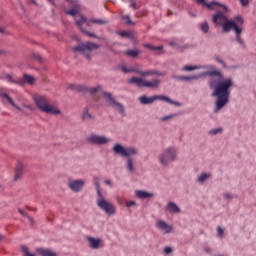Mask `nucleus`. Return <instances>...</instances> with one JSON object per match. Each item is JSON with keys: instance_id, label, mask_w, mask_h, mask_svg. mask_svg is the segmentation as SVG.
Here are the masks:
<instances>
[{"instance_id": "obj_41", "label": "nucleus", "mask_w": 256, "mask_h": 256, "mask_svg": "<svg viewBox=\"0 0 256 256\" xmlns=\"http://www.w3.org/2000/svg\"><path fill=\"white\" fill-rule=\"evenodd\" d=\"M118 34H120L121 37H127L128 39H131L133 37V33H131L130 31H122Z\"/></svg>"}, {"instance_id": "obj_43", "label": "nucleus", "mask_w": 256, "mask_h": 256, "mask_svg": "<svg viewBox=\"0 0 256 256\" xmlns=\"http://www.w3.org/2000/svg\"><path fill=\"white\" fill-rule=\"evenodd\" d=\"M21 249L24 252V256H35L34 254L29 252V248H27V246H22Z\"/></svg>"}, {"instance_id": "obj_25", "label": "nucleus", "mask_w": 256, "mask_h": 256, "mask_svg": "<svg viewBox=\"0 0 256 256\" xmlns=\"http://www.w3.org/2000/svg\"><path fill=\"white\" fill-rule=\"evenodd\" d=\"M87 241L89 242L91 249H99V245H101V239L88 237Z\"/></svg>"}, {"instance_id": "obj_60", "label": "nucleus", "mask_w": 256, "mask_h": 256, "mask_svg": "<svg viewBox=\"0 0 256 256\" xmlns=\"http://www.w3.org/2000/svg\"><path fill=\"white\" fill-rule=\"evenodd\" d=\"M49 3H52V5H55V2L53 0H48Z\"/></svg>"}, {"instance_id": "obj_6", "label": "nucleus", "mask_w": 256, "mask_h": 256, "mask_svg": "<svg viewBox=\"0 0 256 256\" xmlns=\"http://www.w3.org/2000/svg\"><path fill=\"white\" fill-rule=\"evenodd\" d=\"M130 85H136V87H147L148 89H157L161 85V80L154 78L151 81L143 80L141 78L132 77L128 79Z\"/></svg>"}, {"instance_id": "obj_24", "label": "nucleus", "mask_w": 256, "mask_h": 256, "mask_svg": "<svg viewBox=\"0 0 256 256\" xmlns=\"http://www.w3.org/2000/svg\"><path fill=\"white\" fill-rule=\"evenodd\" d=\"M166 209L169 213H181V208H179V206L174 202H168Z\"/></svg>"}, {"instance_id": "obj_7", "label": "nucleus", "mask_w": 256, "mask_h": 256, "mask_svg": "<svg viewBox=\"0 0 256 256\" xmlns=\"http://www.w3.org/2000/svg\"><path fill=\"white\" fill-rule=\"evenodd\" d=\"M212 22L216 25V27H222L223 33H229V30H225V27H227L230 23L235 25L234 22H229L227 15L223 14V12L219 10L213 15Z\"/></svg>"}, {"instance_id": "obj_13", "label": "nucleus", "mask_w": 256, "mask_h": 256, "mask_svg": "<svg viewBox=\"0 0 256 256\" xmlns=\"http://www.w3.org/2000/svg\"><path fill=\"white\" fill-rule=\"evenodd\" d=\"M83 23H87V17L81 15L80 19H76V25H77L78 29H80V31H82V33H84V35H87L88 37H93L94 39H99V36H97V34L85 30V28H83Z\"/></svg>"}, {"instance_id": "obj_26", "label": "nucleus", "mask_w": 256, "mask_h": 256, "mask_svg": "<svg viewBox=\"0 0 256 256\" xmlns=\"http://www.w3.org/2000/svg\"><path fill=\"white\" fill-rule=\"evenodd\" d=\"M23 175V163L18 162L15 170V177L14 181H17L18 179H21V176Z\"/></svg>"}, {"instance_id": "obj_9", "label": "nucleus", "mask_w": 256, "mask_h": 256, "mask_svg": "<svg viewBox=\"0 0 256 256\" xmlns=\"http://www.w3.org/2000/svg\"><path fill=\"white\" fill-rule=\"evenodd\" d=\"M225 31H234L235 35H236V42L239 43V45L245 49L246 45H245V40H243V38L241 37V33H243V29L239 26H236L233 23L228 24L227 26H225L224 28Z\"/></svg>"}, {"instance_id": "obj_58", "label": "nucleus", "mask_w": 256, "mask_h": 256, "mask_svg": "<svg viewBox=\"0 0 256 256\" xmlns=\"http://www.w3.org/2000/svg\"><path fill=\"white\" fill-rule=\"evenodd\" d=\"M0 33H5V29L3 27H0Z\"/></svg>"}, {"instance_id": "obj_50", "label": "nucleus", "mask_w": 256, "mask_h": 256, "mask_svg": "<svg viewBox=\"0 0 256 256\" xmlns=\"http://www.w3.org/2000/svg\"><path fill=\"white\" fill-rule=\"evenodd\" d=\"M216 61H217V63H220V65H223V67H227L225 64V61H223L221 58L216 57Z\"/></svg>"}, {"instance_id": "obj_22", "label": "nucleus", "mask_w": 256, "mask_h": 256, "mask_svg": "<svg viewBox=\"0 0 256 256\" xmlns=\"http://www.w3.org/2000/svg\"><path fill=\"white\" fill-rule=\"evenodd\" d=\"M139 101L142 105H151V103H155L156 96L147 97L146 95L140 96Z\"/></svg>"}, {"instance_id": "obj_37", "label": "nucleus", "mask_w": 256, "mask_h": 256, "mask_svg": "<svg viewBox=\"0 0 256 256\" xmlns=\"http://www.w3.org/2000/svg\"><path fill=\"white\" fill-rule=\"evenodd\" d=\"M120 69L122 73H137V71H140L139 69H129L127 66H120Z\"/></svg>"}, {"instance_id": "obj_44", "label": "nucleus", "mask_w": 256, "mask_h": 256, "mask_svg": "<svg viewBox=\"0 0 256 256\" xmlns=\"http://www.w3.org/2000/svg\"><path fill=\"white\" fill-rule=\"evenodd\" d=\"M225 232L223 231V228H221V226H218L217 227V236L220 238V239H223V234Z\"/></svg>"}, {"instance_id": "obj_4", "label": "nucleus", "mask_w": 256, "mask_h": 256, "mask_svg": "<svg viewBox=\"0 0 256 256\" xmlns=\"http://www.w3.org/2000/svg\"><path fill=\"white\" fill-rule=\"evenodd\" d=\"M34 102L36 107H38V109L42 111V113H47V115H61V110H59V108L57 107H53L52 105H50L49 100L45 96H35Z\"/></svg>"}, {"instance_id": "obj_14", "label": "nucleus", "mask_w": 256, "mask_h": 256, "mask_svg": "<svg viewBox=\"0 0 256 256\" xmlns=\"http://www.w3.org/2000/svg\"><path fill=\"white\" fill-rule=\"evenodd\" d=\"M196 3L198 5H203V7H207V9H210V10L215 9V7H221V9H223L225 13H227V6L217 1H212L210 3H207V1L205 0H196Z\"/></svg>"}, {"instance_id": "obj_40", "label": "nucleus", "mask_w": 256, "mask_h": 256, "mask_svg": "<svg viewBox=\"0 0 256 256\" xmlns=\"http://www.w3.org/2000/svg\"><path fill=\"white\" fill-rule=\"evenodd\" d=\"M139 50H127L126 51V55H128V57H137L139 55Z\"/></svg>"}, {"instance_id": "obj_47", "label": "nucleus", "mask_w": 256, "mask_h": 256, "mask_svg": "<svg viewBox=\"0 0 256 256\" xmlns=\"http://www.w3.org/2000/svg\"><path fill=\"white\" fill-rule=\"evenodd\" d=\"M239 2L242 7H247V5H249V0H239Z\"/></svg>"}, {"instance_id": "obj_23", "label": "nucleus", "mask_w": 256, "mask_h": 256, "mask_svg": "<svg viewBox=\"0 0 256 256\" xmlns=\"http://www.w3.org/2000/svg\"><path fill=\"white\" fill-rule=\"evenodd\" d=\"M135 195L138 199H149V198L153 197V193H149V192L143 191V190H136Z\"/></svg>"}, {"instance_id": "obj_64", "label": "nucleus", "mask_w": 256, "mask_h": 256, "mask_svg": "<svg viewBox=\"0 0 256 256\" xmlns=\"http://www.w3.org/2000/svg\"><path fill=\"white\" fill-rule=\"evenodd\" d=\"M29 220H30V221H33V219H31V217H29Z\"/></svg>"}, {"instance_id": "obj_48", "label": "nucleus", "mask_w": 256, "mask_h": 256, "mask_svg": "<svg viewBox=\"0 0 256 256\" xmlns=\"http://www.w3.org/2000/svg\"><path fill=\"white\" fill-rule=\"evenodd\" d=\"M170 47H173V49H180L179 44L175 41L170 42Z\"/></svg>"}, {"instance_id": "obj_19", "label": "nucleus", "mask_w": 256, "mask_h": 256, "mask_svg": "<svg viewBox=\"0 0 256 256\" xmlns=\"http://www.w3.org/2000/svg\"><path fill=\"white\" fill-rule=\"evenodd\" d=\"M36 253L37 255H40V256H57V253L51 251L49 248H43V247L37 248Z\"/></svg>"}, {"instance_id": "obj_29", "label": "nucleus", "mask_w": 256, "mask_h": 256, "mask_svg": "<svg viewBox=\"0 0 256 256\" xmlns=\"http://www.w3.org/2000/svg\"><path fill=\"white\" fill-rule=\"evenodd\" d=\"M66 15H71V17L79 15V4H74L72 9L66 11Z\"/></svg>"}, {"instance_id": "obj_49", "label": "nucleus", "mask_w": 256, "mask_h": 256, "mask_svg": "<svg viewBox=\"0 0 256 256\" xmlns=\"http://www.w3.org/2000/svg\"><path fill=\"white\" fill-rule=\"evenodd\" d=\"M224 199H227V200H231V199H233V194H231V193H224Z\"/></svg>"}, {"instance_id": "obj_1", "label": "nucleus", "mask_w": 256, "mask_h": 256, "mask_svg": "<svg viewBox=\"0 0 256 256\" xmlns=\"http://www.w3.org/2000/svg\"><path fill=\"white\" fill-rule=\"evenodd\" d=\"M202 77H217L220 81L210 80L209 87L213 89L212 97H216L214 113H219L225 105L229 103V95H231L230 87H233L232 78H223V74L218 70L206 71L202 74Z\"/></svg>"}, {"instance_id": "obj_51", "label": "nucleus", "mask_w": 256, "mask_h": 256, "mask_svg": "<svg viewBox=\"0 0 256 256\" xmlns=\"http://www.w3.org/2000/svg\"><path fill=\"white\" fill-rule=\"evenodd\" d=\"M203 251L205 253H211L212 250H211V248L209 246H206V247H204Z\"/></svg>"}, {"instance_id": "obj_2", "label": "nucleus", "mask_w": 256, "mask_h": 256, "mask_svg": "<svg viewBox=\"0 0 256 256\" xmlns=\"http://www.w3.org/2000/svg\"><path fill=\"white\" fill-rule=\"evenodd\" d=\"M115 155H121V157L126 158L125 167L129 173H135V161L133 160V155H137L139 150L135 147H123L121 144H115L112 148Z\"/></svg>"}, {"instance_id": "obj_28", "label": "nucleus", "mask_w": 256, "mask_h": 256, "mask_svg": "<svg viewBox=\"0 0 256 256\" xmlns=\"http://www.w3.org/2000/svg\"><path fill=\"white\" fill-rule=\"evenodd\" d=\"M91 119H95V117L89 113L88 107H84L82 111V121H91Z\"/></svg>"}, {"instance_id": "obj_36", "label": "nucleus", "mask_w": 256, "mask_h": 256, "mask_svg": "<svg viewBox=\"0 0 256 256\" xmlns=\"http://www.w3.org/2000/svg\"><path fill=\"white\" fill-rule=\"evenodd\" d=\"M200 31L202 33H209V23L208 22H202L200 24Z\"/></svg>"}, {"instance_id": "obj_54", "label": "nucleus", "mask_w": 256, "mask_h": 256, "mask_svg": "<svg viewBox=\"0 0 256 256\" xmlns=\"http://www.w3.org/2000/svg\"><path fill=\"white\" fill-rule=\"evenodd\" d=\"M18 213H20V215H23L24 217L26 215L25 212L21 208L18 209Z\"/></svg>"}, {"instance_id": "obj_15", "label": "nucleus", "mask_w": 256, "mask_h": 256, "mask_svg": "<svg viewBox=\"0 0 256 256\" xmlns=\"http://www.w3.org/2000/svg\"><path fill=\"white\" fill-rule=\"evenodd\" d=\"M137 75L141 77H165L167 75L166 72H161L159 70H146V71H137Z\"/></svg>"}, {"instance_id": "obj_33", "label": "nucleus", "mask_w": 256, "mask_h": 256, "mask_svg": "<svg viewBox=\"0 0 256 256\" xmlns=\"http://www.w3.org/2000/svg\"><path fill=\"white\" fill-rule=\"evenodd\" d=\"M144 47L146 49H149L150 51H162L163 50V46H153L151 44H144Z\"/></svg>"}, {"instance_id": "obj_16", "label": "nucleus", "mask_w": 256, "mask_h": 256, "mask_svg": "<svg viewBox=\"0 0 256 256\" xmlns=\"http://www.w3.org/2000/svg\"><path fill=\"white\" fill-rule=\"evenodd\" d=\"M68 187L74 193H79V191H81V189H83V187H85V181H83V180H71L68 183Z\"/></svg>"}, {"instance_id": "obj_10", "label": "nucleus", "mask_w": 256, "mask_h": 256, "mask_svg": "<svg viewBox=\"0 0 256 256\" xmlns=\"http://www.w3.org/2000/svg\"><path fill=\"white\" fill-rule=\"evenodd\" d=\"M102 94L104 95L106 101H109V103L112 104V107H114V109H116V111H118L120 115L125 117V107L123 106V104L117 102L115 98H113V94H111L110 92H103Z\"/></svg>"}, {"instance_id": "obj_38", "label": "nucleus", "mask_w": 256, "mask_h": 256, "mask_svg": "<svg viewBox=\"0 0 256 256\" xmlns=\"http://www.w3.org/2000/svg\"><path fill=\"white\" fill-rule=\"evenodd\" d=\"M197 69H201V66L186 65L182 68V71H197Z\"/></svg>"}, {"instance_id": "obj_63", "label": "nucleus", "mask_w": 256, "mask_h": 256, "mask_svg": "<svg viewBox=\"0 0 256 256\" xmlns=\"http://www.w3.org/2000/svg\"><path fill=\"white\" fill-rule=\"evenodd\" d=\"M32 1V3L34 4V5H37V3L35 2V0H31Z\"/></svg>"}, {"instance_id": "obj_53", "label": "nucleus", "mask_w": 256, "mask_h": 256, "mask_svg": "<svg viewBox=\"0 0 256 256\" xmlns=\"http://www.w3.org/2000/svg\"><path fill=\"white\" fill-rule=\"evenodd\" d=\"M34 59H37V61H40V62L43 61V59L41 58V56L39 54L34 55Z\"/></svg>"}, {"instance_id": "obj_8", "label": "nucleus", "mask_w": 256, "mask_h": 256, "mask_svg": "<svg viewBox=\"0 0 256 256\" xmlns=\"http://www.w3.org/2000/svg\"><path fill=\"white\" fill-rule=\"evenodd\" d=\"M6 80L8 81V83H12L14 85H20L21 87H23L25 83H28V85H33L35 83V77L28 74H24L23 79H18V80H15L13 76H11V74H6Z\"/></svg>"}, {"instance_id": "obj_45", "label": "nucleus", "mask_w": 256, "mask_h": 256, "mask_svg": "<svg viewBox=\"0 0 256 256\" xmlns=\"http://www.w3.org/2000/svg\"><path fill=\"white\" fill-rule=\"evenodd\" d=\"M135 206H137V202H135L133 200L126 201V207L130 208V207H135Z\"/></svg>"}, {"instance_id": "obj_35", "label": "nucleus", "mask_w": 256, "mask_h": 256, "mask_svg": "<svg viewBox=\"0 0 256 256\" xmlns=\"http://www.w3.org/2000/svg\"><path fill=\"white\" fill-rule=\"evenodd\" d=\"M178 116H179V114H177V113H172V114H170V115L161 117V118H160V121H162V122L169 121V120H171V119H175V117H178Z\"/></svg>"}, {"instance_id": "obj_55", "label": "nucleus", "mask_w": 256, "mask_h": 256, "mask_svg": "<svg viewBox=\"0 0 256 256\" xmlns=\"http://www.w3.org/2000/svg\"><path fill=\"white\" fill-rule=\"evenodd\" d=\"M18 1H19V5H20L22 11H25V7L23 6V3L21 2V0H18Z\"/></svg>"}, {"instance_id": "obj_56", "label": "nucleus", "mask_w": 256, "mask_h": 256, "mask_svg": "<svg viewBox=\"0 0 256 256\" xmlns=\"http://www.w3.org/2000/svg\"><path fill=\"white\" fill-rule=\"evenodd\" d=\"M12 107H15V109H17L18 111H22L21 107L17 106L15 103H14V105H12Z\"/></svg>"}, {"instance_id": "obj_62", "label": "nucleus", "mask_w": 256, "mask_h": 256, "mask_svg": "<svg viewBox=\"0 0 256 256\" xmlns=\"http://www.w3.org/2000/svg\"><path fill=\"white\" fill-rule=\"evenodd\" d=\"M87 59H91V56L89 54H86Z\"/></svg>"}, {"instance_id": "obj_34", "label": "nucleus", "mask_w": 256, "mask_h": 256, "mask_svg": "<svg viewBox=\"0 0 256 256\" xmlns=\"http://www.w3.org/2000/svg\"><path fill=\"white\" fill-rule=\"evenodd\" d=\"M221 133H223V128L218 127V128H213V129L209 130L208 135L214 136V135H219Z\"/></svg>"}, {"instance_id": "obj_21", "label": "nucleus", "mask_w": 256, "mask_h": 256, "mask_svg": "<svg viewBox=\"0 0 256 256\" xmlns=\"http://www.w3.org/2000/svg\"><path fill=\"white\" fill-rule=\"evenodd\" d=\"M203 75L201 74H194L192 76H175V79L178 81H197V79H201Z\"/></svg>"}, {"instance_id": "obj_39", "label": "nucleus", "mask_w": 256, "mask_h": 256, "mask_svg": "<svg viewBox=\"0 0 256 256\" xmlns=\"http://www.w3.org/2000/svg\"><path fill=\"white\" fill-rule=\"evenodd\" d=\"M0 96L3 99H6V101H8V103H10V105H15V102L13 101V99L11 97H9V94L7 93H1Z\"/></svg>"}, {"instance_id": "obj_57", "label": "nucleus", "mask_w": 256, "mask_h": 256, "mask_svg": "<svg viewBox=\"0 0 256 256\" xmlns=\"http://www.w3.org/2000/svg\"><path fill=\"white\" fill-rule=\"evenodd\" d=\"M105 185H111V180H105Z\"/></svg>"}, {"instance_id": "obj_30", "label": "nucleus", "mask_w": 256, "mask_h": 256, "mask_svg": "<svg viewBox=\"0 0 256 256\" xmlns=\"http://www.w3.org/2000/svg\"><path fill=\"white\" fill-rule=\"evenodd\" d=\"M229 22L234 23L236 27H239V25H243L245 23V20L243 19L242 16H235L232 20H229Z\"/></svg>"}, {"instance_id": "obj_12", "label": "nucleus", "mask_w": 256, "mask_h": 256, "mask_svg": "<svg viewBox=\"0 0 256 256\" xmlns=\"http://www.w3.org/2000/svg\"><path fill=\"white\" fill-rule=\"evenodd\" d=\"M72 49H73V51H76L77 53H85V51H95V50L99 49V45H97L93 42H86L84 44L75 46Z\"/></svg>"}, {"instance_id": "obj_20", "label": "nucleus", "mask_w": 256, "mask_h": 256, "mask_svg": "<svg viewBox=\"0 0 256 256\" xmlns=\"http://www.w3.org/2000/svg\"><path fill=\"white\" fill-rule=\"evenodd\" d=\"M86 25L87 27H91L92 25H107V20H103V19H95V18H91L89 20H87L86 18Z\"/></svg>"}, {"instance_id": "obj_31", "label": "nucleus", "mask_w": 256, "mask_h": 256, "mask_svg": "<svg viewBox=\"0 0 256 256\" xmlns=\"http://www.w3.org/2000/svg\"><path fill=\"white\" fill-rule=\"evenodd\" d=\"M103 87H101V85H98L96 87H87V92L86 93H89L90 95H95V93H99V91H102Z\"/></svg>"}, {"instance_id": "obj_18", "label": "nucleus", "mask_w": 256, "mask_h": 256, "mask_svg": "<svg viewBox=\"0 0 256 256\" xmlns=\"http://www.w3.org/2000/svg\"><path fill=\"white\" fill-rule=\"evenodd\" d=\"M156 101H165L166 103H169L170 105H175L176 107H181V103L171 100L168 96L163 95H155Z\"/></svg>"}, {"instance_id": "obj_32", "label": "nucleus", "mask_w": 256, "mask_h": 256, "mask_svg": "<svg viewBox=\"0 0 256 256\" xmlns=\"http://www.w3.org/2000/svg\"><path fill=\"white\" fill-rule=\"evenodd\" d=\"M211 177V174L209 173H202L198 176L197 178V182L198 183H204L207 181V179H209Z\"/></svg>"}, {"instance_id": "obj_52", "label": "nucleus", "mask_w": 256, "mask_h": 256, "mask_svg": "<svg viewBox=\"0 0 256 256\" xmlns=\"http://www.w3.org/2000/svg\"><path fill=\"white\" fill-rule=\"evenodd\" d=\"M130 7H132V9H134V11H136V9H137V3L131 2Z\"/></svg>"}, {"instance_id": "obj_42", "label": "nucleus", "mask_w": 256, "mask_h": 256, "mask_svg": "<svg viewBox=\"0 0 256 256\" xmlns=\"http://www.w3.org/2000/svg\"><path fill=\"white\" fill-rule=\"evenodd\" d=\"M122 21H125V25H133V22L131 21V17L129 15H125L121 17Z\"/></svg>"}, {"instance_id": "obj_5", "label": "nucleus", "mask_w": 256, "mask_h": 256, "mask_svg": "<svg viewBox=\"0 0 256 256\" xmlns=\"http://www.w3.org/2000/svg\"><path fill=\"white\" fill-rule=\"evenodd\" d=\"M177 155V148L173 146L167 147L158 155V162L162 167H169L171 163L177 161Z\"/></svg>"}, {"instance_id": "obj_11", "label": "nucleus", "mask_w": 256, "mask_h": 256, "mask_svg": "<svg viewBox=\"0 0 256 256\" xmlns=\"http://www.w3.org/2000/svg\"><path fill=\"white\" fill-rule=\"evenodd\" d=\"M87 142L91 145H107V143L111 142V139L106 136L91 134L87 137Z\"/></svg>"}, {"instance_id": "obj_59", "label": "nucleus", "mask_w": 256, "mask_h": 256, "mask_svg": "<svg viewBox=\"0 0 256 256\" xmlns=\"http://www.w3.org/2000/svg\"><path fill=\"white\" fill-rule=\"evenodd\" d=\"M3 239H5V236L0 234V241L3 240Z\"/></svg>"}, {"instance_id": "obj_17", "label": "nucleus", "mask_w": 256, "mask_h": 256, "mask_svg": "<svg viewBox=\"0 0 256 256\" xmlns=\"http://www.w3.org/2000/svg\"><path fill=\"white\" fill-rule=\"evenodd\" d=\"M156 227L160 231H164V235H169V233H171L173 231V226L167 224V222H165L163 220H158L156 222Z\"/></svg>"}, {"instance_id": "obj_3", "label": "nucleus", "mask_w": 256, "mask_h": 256, "mask_svg": "<svg viewBox=\"0 0 256 256\" xmlns=\"http://www.w3.org/2000/svg\"><path fill=\"white\" fill-rule=\"evenodd\" d=\"M94 186L97 193V207L101 209V211H104L106 215L111 217V215H115L117 213V207L114 206L113 203L107 201L105 199V196H103V193L101 192V185L99 184V177H94Z\"/></svg>"}, {"instance_id": "obj_46", "label": "nucleus", "mask_w": 256, "mask_h": 256, "mask_svg": "<svg viewBox=\"0 0 256 256\" xmlns=\"http://www.w3.org/2000/svg\"><path fill=\"white\" fill-rule=\"evenodd\" d=\"M165 255H169L170 253H173V248L167 246L164 248Z\"/></svg>"}, {"instance_id": "obj_61", "label": "nucleus", "mask_w": 256, "mask_h": 256, "mask_svg": "<svg viewBox=\"0 0 256 256\" xmlns=\"http://www.w3.org/2000/svg\"><path fill=\"white\" fill-rule=\"evenodd\" d=\"M49 3H52V5H55V2L53 0H48Z\"/></svg>"}, {"instance_id": "obj_27", "label": "nucleus", "mask_w": 256, "mask_h": 256, "mask_svg": "<svg viewBox=\"0 0 256 256\" xmlns=\"http://www.w3.org/2000/svg\"><path fill=\"white\" fill-rule=\"evenodd\" d=\"M69 89H72L73 91H77L78 93H87V86L85 85L71 84L69 86Z\"/></svg>"}]
</instances>
